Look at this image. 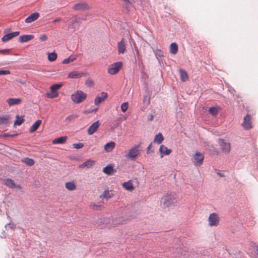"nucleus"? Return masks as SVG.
<instances>
[{
  "mask_svg": "<svg viewBox=\"0 0 258 258\" xmlns=\"http://www.w3.org/2000/svg\"><path fill=\"white\" fill-rule=\"evenodd\" d=\"M178 196L173 191H168L161 200L160 205L164 208L169 207L177 203Z\"/></svg>",
  "mask_w": 258,
  "mask_h": 258,
  "instance_id": "1",
  "label": "nucleus"
},
{
  "mask_svg": "<svg viewBox=\"0 0 258 258\" xmlns=\"http://www.w3.org/2000/svg\"><path fill=\"white\" fill-rule=\"evenodd\" d=\"M87 96V94L82 91L78 90L71 95V99L75 103L79 104L85 100Z\"/></svg>",
  "mask_w": 258,
  "mask_h": 258,
  "instance_id": "2",
  "label": "nucleus"
},
{
  "mask_svg": "<svg viewBox=\"0 0 258 258\" xmlns=\"http://www.w3.org/2000/svg\"><path fill=\"white\" fill-rule=\"evenodd\" d=\"M62 86V84H55L50 87L51 92L45 94L46 96L49 98H54L58 96L57 91Z\"/></svg>",
  "mask_w": 258,
  "mask_h": 258,
  "instance_id": "3",
  "label": "nucleus"
},
{
  "mask_svg": "<svg viewBox=\"0 0 258 258\" xmlns=\"http://www.w3.org/2000/svg\"><path fill=\"white\" fill-rule=\"evenodd\" d=\"M140 145H136L132 148L126 155V157L130 160H135L140 154Z\"/></svg>",
  "mask_w": 258,
  "mask_h": 258,
  "instance_id": "4",
  "label": "nucleus"
},
{
  "mask_svg": "<svg viewBox=\"0 0 258 258\" xmlns=\"http://www.w3.org/2000/svg\"><path fill=\"white\" fill-rule=\"evenodd\" d=\"M122 66V62L121 61L113 63L109 66L108 73L111 75H115L119 72Z\"/></svg>",
  "mask_w": 258,
  "mask_h": 258,
  "instance_id": "5",
  "label": "nucleus"
},
{
  "mask_svg": "<svg viewBox=\"0 0 258 258\" xmlns=\"http://www.w3.org/2000/svg\"><path fill=\"white\" fill-rule=\"evenodd\" d=\"M208 220L210 226H217L219 224L220 217L217 213H213L210 214Z\"/></svg>",
  "mask_w": 258,
  "mask_h": 258,
  "instance_id": "6",
  "label": "nucleus"
},
{
  "mask_svg": "<svg viewBox=\"0 0 258 258\" xmlns=\"http://www.w3.org/2000/svg\"><path fill=\"white\" fill-rule=\"evenodd\" d=\"M3 183L7 186L12 189L18 188L21 189L22 188L21 185L15 183V181L11 178L4 179Z\"/></svg>",
  "mask_w": 258,
  "mask_h": 258,
  "instance_id": "7",
  "label": "nucleus"
},
{
  "mask_svg": "<svg viewBox=\"0 0 258 258\" xmlns=\"http://www.w3.org/2000/svg\"><path fill=\"white\" fill-rule=\"evenodd\" d=\"M242 127L246 130H249L252 127L251 117L249 114H247L244 118V120L242 123Z\"/></svg>",
  "mask_w": 258,
  "mask_h": 258,
  "instance_id": "8",
  "label": "nucleus"
},
{
  "mask_svg": "<svg viewBox=\"0 0 258 258\" xmlns=\"http://www.w3.org/2000/svg\"><path fill=\"white\" fill-rule=\"evenodd\" d=\"M219 145L222 151L225 153H228L231 150V145L229 143L226 142L224 140H219Z\"/></svg>",
  "mask_w": 258,
  "mask_h": 258,
  "instance_id": "9",
  "label": "nucleus"
},
{
  "mask_svg": "<svg viewBox=\"0 0 258 258\" xmlns=\"http://www.w3.org/2000/svg\"><path fill=\"white\" fill-rule=\"evenodd\" d=\"M108 97L106 92H102L100 94L97 95L94 100V104L98 105L103 101H104Z\"/></svg>",
  "mask_w": 258,
  "mask_h": 258,
  "instance_id": "10",
  "label": "nucleus"
},
{
  "mask_svg": "<svg viewBox=\"0 0 258 258\" xmlns=\"http://www.w3.org/2000/svg\"><path fill=\"white\" fill-rule=\"evenodd\" d=\"M126 44L124 38L117 43V47L119 54H123L126 51Z\"/></svg>",
  "mask_w": 258,
  "mask_h": 258,
  "instance_id": "11",
  "label": "nucleus"
},
{
  "mask_svg": "<svg viewBox=\"0 0 258 258\" xmlns=\"http://www.w3.org/2000/svg\"><path fill=\"white\" fill-rule=\"evenodd\" d=\"M103 171L108 175H112L116 172V169L114 168V165L112 164H109L103 168Z\"/></svg>",
  "mask_w": 258,
  "mask_h": 258,
  "instance_id": "12",
  "label": "nucleus"
},
{
  "mask_svg": "<svg viewBox=\"0 0 258 258\" xmlns=\"http://www.w3.org/2000/svg\"><path fill=\"white\" fill-rule=\"evenodd\" d=\"M100 122L98 120L94 122L88 129V134L90 135L93 134L100 126Z\"/></svg>",
  "mask_w": 258,
  "mask_h": 258,
  "instance_id": "13",
  "label": "nucleus"
},
{
  "mask_svg": "<svg viewBox=\"0 0 258 258\" xmlns=\"http://www.w3.org/2000/svg\"><path fill=\"white\" fill-rule=\"evenodd\" d=\"M86 74L85 73L79 72L78 71H73L70 72L68 74V78L70 79H77L82 77V76H85Z\"/></svg>",
  "mask_w": 258,
  "mask_h": 258,
  "instance_id": "14",
  "label": "nucleus"
},
{
  "mask_svg": "<svg viewBox=\"0 0 258 258\" xmlns=\"http://www.w3.org/2000/svg\"><path fill=\"white\" fill-rule=\"evenodd\" d=\"M19 34H20V32H19V31H16L15 32L7 34L2 37V40L3 42L8 41L10 40V39H12L13 38L17 36L18 35H19Z\"/></svg>",
  "mask_w": 258,
  "mask_h": 258,
  "instance_id": "15",
  "label": "nucleus"
},
{
  "mask_svg": "<svg viewBox=\"0 0 258 258\" xmlns=\"http://www.w3.org/2000/svg\"><path fill=\"white\" fill-rule=\"evenodd\" d=\"M22 101V99L20 98H10L7 100V102L10 106L20 104Z\"/></svg>",
  "mask_w": 258,
  "mask_h": 258,
  "instance_id": "16",
  "label": "nucleus"
},
{
  "mask_svg": "<svg viewBox=\"0 0 258 258\" xmlns=\"http://www.w3.org/2000/svg\"><path fill=\"white\" fill-rule=\"evenodd\" d=\"M40 15L38 13L35 12L32 13L25 20L27 23H30L36 20L39 17Z\"/></svg>",
  "mask_w": 258,
  "mask_h": 258,
  "instance_id": "17",
  "label": "nucleus"
},
{
  "mask_svg": "<svg viewBox=\"0 0 258 258\" xmlns=\"http://www.w3.org/2000/svg\"><path fill=\"white\" fill-rule=\"evenodd\" d=\"M34 36L33 35H24L19 37V40L20 42L24 43L30 41L34 39Z\"/></svg>",
  "mask_w": 258,
  "mask_h": 258,
  "instance_id": "18",
  "label": "nucleus"
},
{
  "mask_svg": "<svg viewBox=\"0 0 258 258\" xmlns=\"http://www.w3.org/2000/svg\"><path fill=\"white\" fill-rule=\"evenodd\" d=\"M250 254L254 258H258V246L254 244L250 246Z\"/></svg>",
  "mask_w": 258,
  "mask_h": 258,
  "instance_id": "19",
  "label": "nucleus"
},
{
  "mask_svg": "<svg viewBox=\"0 0 258 258\" xmlns=\"http://www.w3.org/2000/svg\"><path fill=\"white\" fill-rule=\"evenodd\" d=\"M115 147V143L114 142H110L104 146V150L106 152H111Z\"/></svg>",
  "mask_w": 258,
  "mask_h": 258,
  "instance_id": "20",
  "label": "nucleus"
},
{
  "mask_svg": "<svg viewBox=\"0 0 258 258\" xmlns=\"http://www.w3.org/2000/svg\"><path fill=\"white\" fill-rule=\"evenodd\" d=\"M159 150L162 155H168L171 152V149H168L165 146L163 145H161Z\"/></svg>",
  "mask_w": 258,
  "mask_h": 258,
  "instance_id": "21",
  "label": "nucleus"
},
{
  "mask_svg": "<svg viewBox=\"0 0 258 258\" xmlns=\"http://www.w3.org/2000/svg\"><path fill=\"white\" fill-rule=\"evenodd\" d=\"M42 121L41 120H37L30 127L29 130V132L30 133H33L35 132L40 125Z\"/></svg>",
  "mask_w": 258,
  "mask_h": 258,
  "instance_id": "22",
  "label": "nucleus"
},
{
  "mask_svg": "<svg viewBox=\"0 0 258 258\" xmlns=\"http://www.w3.org/2000/svg\"><path fill=\"white\" fill-rule=\"evenodd\" d=\"M122 186L124 188L129 191H133L134 189L133 183L131 180L127 182H124L122 183Z\"/></svg>",
  "mask_w": 258,
  "mask_h": 258,
  "instance_id": "23",
  "label": "nucleus"
},
{
  "mask_svg": "<svg viewBox=\"0 0 258 258\" xmlns=\"http://www.w3.org/2000/svg\"><path fill=\"white\" fill-rule=\"evenodd\" d=\"M67 140V137L62 136L58 138L55 139L52 141L53 144H63L66 142Z\"/></svg>",
  "mask_w": 258,
  "mask_h": 258,
  "instance_id": "24",
  "label": "nucleus"
},
{
  "mask_svg": "<svg viewBox=\"0 0 258 258\" xmlns=\"http://www.w3.org/2000/svg\"><path fill=\"white\" fill-rule=\"evenodd\" d=\"M179 71L180 76V80H181V81L185 82L187 81L188 79V77L187 73L182 69L179 70Z\"/></svg>",
  "mask_w": 258,
  "mask_h": 258,
  "instance_id": "25",
  "label": "nucleus"
},
{
  "mask_svg": "<svg viewBox=\"0 0 258 258\" xmlns=\"http://www.w3.org/2000/svg\"><path fill=\"white\" fill-rule=\"evenodd\" d=\"M178 51V45L177 44L173 42L171 44L170 46V52L173 54H175Z\"/></svg>",
  "mask_w": 258,
  "mask_h": 258,
  "instance_id": "26",
  "label": "nucleus"
},
{
  "mask_svg": "<svg viewBox=\"0 0 258 258\" xmlns=\"http://www.w3.org/2000/svg\"><path fill=\"white\" fill-rule=\"evenodd\" d=\"M66 188L69 190H74L76 188V185L74 182H68L65 184Z\"/></svg>",
  "mask_w": 258,
  "mask_h": 258,
  "instance_id": "27",
  "label": "nucleus"
},
{
  "mask_svg": "<svg viewBox=\"0 0 258 258\" xmlns=\"http://www.w3.org/2000/svg\"><path fill=\"white\" fill-rule=\"evenodd\" d=\"M163 140L164 137L162 136V134L158 133L157 135H156L154 139V142L160 144L163 142Z\"/></svg>",
  "mask_w": 258,
  "mask_h": 258,
  "instance_id": "28",
  "label": "nucleus"
},
{
  "mask_svg": "<svg viewBox=\"0 0 258 258\" xmlns=\"http://www.w3.org/2000/svg\"><path fill=\"white\" fill-rule=\"evenodd\" d=\"M220 109L221 108L219 107H210L209 109V112L212 115L215 116L218 114Z\"/></svg>",
  "mask_w": 258,
  "mask_h": 258,
  "instance_id": "29",
  "label": "nucleus"
},
{
  "mask_svg": "<svg viewBox=\"0 0 258 258\" xmlns=\"http://www.w3.org/2000/svg\"><path fill=\"white\" fill-rule=\"evenodd\" d=\"M194 159L196 161H203L204 159V156L202 153L197 152L195 155Z\"/></svg>",
  "mask_w": 258,
  "mask_h": 258,
  "instance_id": "30",
  "label": "nucleus"
},
{
  "mask_svg": "<svg viewBox=\"0 0 258 258\" xmlns=\"http://www.w3.org/2000/svg\"><path fill=\"white\" fill-rule=\"evenodd\" d=\"M77 57V55H72L70 56H69L68 58L64 59L63 60L62 63L64 64H67L70 62H73L74 60L76 59Z\"/></svg>",
  "mask_w": 258,
  "mask_h": 258,
  "instance_id": "31",
  "label": "nucleus"
},
{
  "mask_svg": "<svg viewBox=\"0 0 258 258\" xmlns=\"http://www.w3.org/2000/svg\"><path fill=\"white\" fill-rule=\"evenodd\" d=\"M88 8V5L86 4H76L74 9L77 10H85Z\"/></svg>",
  "mask_w": 258,
  "mask_h": 258,
  "instance_id": "32",
  "label": "nucleus"
},
{
  "mask_svg": "<svg viewBox=\"0 0 258 258\" xmlns=\"http://www.w3.org/2000/svg\"><path fill=\"white\" fill-rule=\"evenodd\" d=\"M111 195L108 190L104 191L103 193L100 195V198L101 199H109L111 198Z\"/></svg>",
  "mask_w": 258,
  "mask_h": 258,
  "instance_id": "33",
  "label": "nucleus"
},
{
  "mask_svg": "<svg viewBox=\"0 0 258 258\" xmlns=\"http://www.w3.org/2000/svg\"><path fill=\"white\" fill-rule=\"evenodd\" d=\"M24 119L22 117H21L18 115L16 117V120L14 122V125H20L24 122Z\"/></svg>",
  "mask_w": 258,
  "mask_h": 258,
  "instance_id": "34",
  "label": "nucleus"
},
{
  "mask_svg": "<svg viewBox=\"0 0 258 258\" xmlns=\"http://www.w3.org/2000/svg\"><path fill=\"white\" fill-rule=\"evenodd\" d=\"M56 58H57V54L55 53L52 52V53H50L48 54V59L49 61H54L55 60H56Z\"/></svg>",
  "mask_w": 258,
  "mask_h": 258,
  "instance_id": "35",
  "label": "nucleus"
},
{
  "mask_svg": "<svg viewBox=\"0 0 258 258\" xmlns=\"http://www.w3.org/2000/svg\"><path fill=\"white\" fill-rule=\"evenodd\" d=\"M128 102H123L121 104L120 108L121 109V111L123 112H125L128 109Z\"/></svg>",
  "mask_w": 258,
  "mask_h": 258,
  "instance_id": "36",
  "label": "nucleus"
},
{
  "mask_svg": "<svg viewBox=\"0 0 258 258\" xmlns=\"http://www.w3.org/2000/svg\"><path fill=\"white\" fill-rule=\"evenodd\" d=\"M77 117H78L77 115L72 114V115L68 116L66 118V120L67 121H68V122H70V121H71L72 120L75 119V118H76Z\"/></svg>",
  "mask_w": 258,
  "mask_h": 258,
  "instance_id": "37",
  "label": "nucleus"
},
{
  "mask_svg": "<svg viewBox=\"0 0 258 258\" xmlns=\"http://www.w3.org/2000/svg\"><path fill=\"white\" fill-rule=\"evenodd\" d=\"M93 162H83V163L80 165V168L87 167L89 168L93 165Z\"/></svg>",
  "mask_w": 258,
  "mask_h": 258,
  "instance_id": "38",
  "label": "nucleus"
},
{
  "mask_svg": "<svg viewBox=\"0 0 258 258\" xmlns=\"http://www.w3.org/2000/svg\"><path fill=\"white\" fill-rule=\"evenodd\" d=\"M212 154L214 155H218L219 154L218 151L214 147H211V148L209 149Z\"/></svg>",
  "mask_w": 258,
  "mask_h": 258,
  "instance_id": "39",
  "label": "nucleus"
},
{
  "mask_svg": "<svg viewBox=\"0 0 258 258\" xmlns=\"http://www.w3.org/2000/svg\"><path fill=\"white\" fill-rule=\"evenodd\" d=\"M11 49H6L3 50H0V54H3L4 55L9 54L11 53Z\"/></svg>",
  "mask_w": 258,
  "mask_h": 258,
  "instance_id": "40",
  "label": "nucleus"
},
{
  "mask_svg": "<svg viewBox=\"0 0 258 258\" xmlns=\"http://www.w3.org/2000/svg\"><path fill=\"white\" fill-rule=\"evenodd\" d=\"M86 85L89 87H92L94 85V82L91 79H88L86 81Z\"/></svg>",
  "mask_w": 258,
  "mask_h": 258,
  "instance_id": "41",
  "label": "nucleus"
},
{
  "mask_svg": "<svg viewBox=\"0 0 258 258\" xmlns=\"http://www.w3.org/2000/svg\"><path fill=\"white\" fill-rule=\"evenodd\" d=\"M9 118L0 117V123H8Z\"/></svg>",
  "mask_w": 258,
  "mask_h": 258,
  "instance_id": "42",
  "label": "nucleus"
},
{
  "mask_svg": "<svg viewBox=\"0 0 258 258\" xmlns=\"http://www.w3.org/2000/svg\"><path fill=\"white\" fill-rule=\"evenodd\" d=\"M155 53L156 55L158 56L159 57L163 56V55L162 51L160 49H156L155 51Z\"/></svg>",
  "mask_w": 258,
  "mask_h": 258,
  "instance_id": "43",
  "label": "nucleus"
},
{
  "mask_svg": "<svg viewBox=\"0 0 258 258\" xmlns=\"http://www.w3.org/2000/svg\"><path fill=\"white\" fill-rule=\"evenodd\" d=\"M91 206L92 208V209L96 210H99L101 207V206L95 205V204H91Z\"/></svg>",
  "mask_w": 258,
  "mask_h": 258,
  "instance_id": "44",
  "label": "nucleus"
},
{
  "mask_svg": "<svg viewBox=\"0 0 258 258\" xmlns=\"http://www.w3.org/2000/svg\"><path fill=\"white\" fill-rule=\"evenodd\" d=\"M47 38L48 37L45 34L41 35L39 37V39L41 41H45L47 39Z\"/></svg>",
  "mask_w": 258,
  "mask_h": 258,
  "instance_id": "45",
  "label": "nucleus"
},
{
  "mask_svg": "<svg viewBox=\"0 0 258 258\" xmlns=\"http://www.w3.org/2000/svg\"><path fill=\"white\" fill-rule=\"evenodd\" d=\"M73 146L76 149H80L83 147V144L82 143L74 144Z\"/></svg>",
  "mask_w": 258,
  "mask_h": 258,
  "instance_id": "46",
  "label": "nucleus"
},
{
  "mask_svg": "<svg viewBox=\"0 0 258 258\" xmlns=\"http://www.w3.org/2000/svg\"><path fill=\"white\" fill-rule=\"evenodd\" d=\"M6 227H8V228H10L13 230L15 229V225L12 223H10L6 225Z\"/></svg>",
  "mask_w": 258,
  "mask_h": 258,
  "instance_id": "47",
  "label": "nucleus"
},
{
  "mask_svg": "<svg viewBox=\"0 0 258 258\" xmlns=\"http://www.w3.org/2000/svg\"><path fill=\"white\" fill-rule=\"evenodd\" d=\"M10 74V71L0 70V75H5Z\"/></svg>",
  "mask_w": 258,
  "mask_h": 258,
  "instance_id": "48",
  "label": "nucleus"
},
{
  "mask_svg": "<svg viewBox=\"0 0 258 258\" xmlns=\"http://www.w3.org/2000/svg\"><path fill=\"white\" fill-rule=\"evenodd\" d=\"M152 144L151 143L148 147L147 148V153L148 154L150 153V152H152V151H150L151 150V149L152 148Z\"/></svg>",
  "mask_w": 258,
  "mask_h": 258,
  "instance_id": "49",
  "label": "nucleus"
},
{
  "mask_svg": "<svg viewBox=\"0 0 258 258\" xmlns=\"http://www.w3.org/2000/svg\"><path fill=\"white\" fill-rule=\"evenodd\" d=\"M216 173L220 177H224V175L223 173L220 172L218 170L215 169V170Z\"/></svg>",
  "mask_w": 258,
  "mask_h": 258,
  "instance_id": "50",
  "label": "nucleus"
},
{
  "mask_svg": "<svg viewBox=\"0 0 258 258\" xmlns=\"http://www.w3.org/2000/svg\"><path fill=\"white\" fill-rule=\"evenodd\" d=\"M75 23H79V21H78V19L77 18H75L74 19H73L72 20V23L73 24H75Z\"/></svg>",
  "mask_w": 258,
  "mask_h": 258,
  "instance_id": "51",
  "label": "nucleus"
},
{
  "mask_svg": "<svg viewBox=\"0 0 258 258\" xmlns=\"http://www.w3.org/2000/svg\"><path fill=\"white\" fill-rule=\"evenodd\" d=\"M26 164L29 166H32L34 165V162H25Z\"/></svg>",
  "mask_w": 258,
  "mask_h": 258,
  "instance_id": "52",
  "label": "nucleus"
},
{
  "mask_svg": "<svg viewBox=\"0 0 258 258\" xmlns=\"http://www.w3.org/2000/svg\"><path fill=\"white\" fill-rule=\"evenodd\" d=\"M135 50H136V53H137V55L139 56H140V52L139 51V50L138 49V48H137L136 47H135Z\"/></svg>",
  "mask_w": 258,
  "mask_h": 258,
  "instance_id": "53",
  "label": "nucleus"
},
{
  "mask_svg": "<svg viewBox=\"0 0 258 258\" xmlns=\"http://www.w3.org/2000/svg\"><path fill=\"white\" fill-rule=\"evenodd\" d=\"M203 162H195V165L197 166H200L202 165Z\"/></svg>",
  "mask_w": 258,
  "mask_h": 258,
  "instance_id": "54",
  "label": "nucleus"
},
{
  "mask_svg": "<svg viewBox=\"0 0 258 258\" xmlns=\"http://www.w3.org/2000/svg\"><path fill=\"white\" fill-rule=\"evenodd\" d=\"M154 116L153 115H151L150 118H149V120L152 121L153 119Z\"/></svg>",
  "mask_w": 258,
  "mask_h": 258,
  "instance_id": "55",
  "label": "nucleus"
},
{
  "mask_svg": "<svg viewBox=\"0 0 258 258\" xmlns=\"http://www.w3.org/2000/svg\"><path fill=\"white\" fill-rule=\"evenodd\" d=\"M25 161H31V162H32V161H33V160L32 159L27 158V159H26Z\"/></svg>",
  "mask_w": 258,
  "mask_h": 258,
  "instance_id": "56",
  "label": "nucleus"
},
{
  "mask_svg": "<svg viewBox=\"0 0 258 258\" xmlns=\"http://www.w3.org/2000/svg\"><path fill=\"white\" fill-rule=\"evenodd\" d=\"M58 21V20H54V21H53V22L55 23V22H57Z\"/></svg>",
  "mask_w": 258,
  "mask_h": 258,
  "instance_id": "57",
  "label": "nucleus"
},
{
  "mask_svg": "<svg viewBox=\"0 0 258 258\" xmlns=\"http://www.w3.org/2000/svg\"><path fill=\"white\" fill-rule=\"evenodd\" d=\"M97 110H98V108H97L95 109L94 110V111H97Z\"/></svg>",
  "mask_w": 258,
  "mask_h": 258,
  "instance_id": "58",
  "label": "nucleus"
},
{
  "mask_svg": "<svg viewBox=\"0 0 258 258\" xmlns=\"http://www.w3.org/2000/svg\"><path fill=\"white\" fill-rule=\"evenodd\" d=\"M123 1H125V2L128 1V0H123Z\"/></svg>",
  "mask_w": 258,
  "mask_h": 258,
  "instance_id": "59",
  "label": "nucleus"
}]
</instances>
